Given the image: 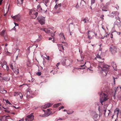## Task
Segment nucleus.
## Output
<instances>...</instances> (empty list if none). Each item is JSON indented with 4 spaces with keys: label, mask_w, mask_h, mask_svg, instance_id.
<instances>
[{
    "label": "nucleus",
    "mask_w": 121,
    "mask_h": 121,
    "mask_svg": "<svg viewBox=\"0 0 121 121\" xmlns=\"http://www.w3.org/2000/svg\"><path fill=\"white\" fill-rule=\"evenodd\" d=\"M60 64V62H58L57 64L56 65V66L58 67V66Z\"/></svg>",
    "instance_id": "864d4df0"
},
{
    "label": "nucleus",
    "mask_w": 121,
    "mask_h": 121,
    "mask_svg": "<svg viewBox=\"0 0 121 121\" xmlns=\"http://www.w3.org/2000/svg\"><path fill=\"white\" fill-rule=\"evenodd\" d=\"M52 105V103H48L44 105L43 108H49Z\"/></svg>",
    "instance_id": "2eb2a0df"
},
{
    "label": "nucleus",
    "mask_w": 121,
    "mask_h": 121,
    "mask_svg": "<svg viewBox=\"0 0 121 121\" xmlns=\"http://www.w3.org/2000/svg\"><path fill=\"white\" fill-rule=\"evenodd\" d=\"M109 66L105 64L104 62V60L99 61L98 67L99 68H101L102 70L103 71V73L104 75L106 76L108 73V68Z\"/></svg>",
    "instance_id": "f257e3e1"
},
{
    "label": "nucleus",
    "mask_w": 121,
    "mask_h": 121,
    "mask_svg": "<svg viewBox=\"0 0 121 121\" xmlns=\"http://www.w3.org/2000/svg\"><path fill=\"white\" fill-rule=\"evenodd\" d=\"M37 19L41 25H43L45 24V17L41 16H39Z\"/></svg>",
    "instance_id": "39448f33"
},
{
    "label": "nucleus",
    "mask_w": 121,
    "mask_h": 121,
    "mask_svg": "<svg viewBox=\"0 0 121 121\" xmlns=\"http://www.w3.org/2000/svg\"><path fill=\"white\" fill-rule=\"evenodd\" d=\"M6 64H7V62L5 61H3V64H2V63L1 62H0V65H1V66H2L3 65H6Z\"/></svg>",
    "instance_id": "bb28decb"
},
{
    "label": "nucleus",
    "mask_w": 121,
    "mask_h": 121,
    "mask_svg": "<svg viewBox=\"0 0 121 121\" xmlns=\"http://www.w3.org/2000/svg\"><path fill=\"white\" fill-rule=\"evenodd\" d=\"M44 1L43 2L44 3L45 5L47 6V4L49 2V0H43Z\"/></svg>",
    "instance_id": "393cba45"
},
{
    "label": "nucleus",
    "mask_w": 121,
    "mask_h": 121,
    "mask_svg": "<svg viewBox=\"0 0 121 121\" xmlns=\"http://www.w3.org/2000/svg\"><path fill=\"white\" fill-rule=\"evenodd\" d=\"M118 76L116 77H113V82H114V84H115L116 83L115 79H118Z\"/></svg>",
    "instance_id": "412c9836"
},
{
    "label": "nucleus",
    "mask_w": 121,
    "mask_h": 121,
    "mask_svg": "<svg viewBox=\"0 0 121 121\" xmlns=\"http://www.w3.org/2000/svg\"><path fill=\"white\" fill-rule=\"evenodd\" d=\"M29 14L32 18L35 19L37 16L38 13L37 12H36L34 9H32L30 10L29 12Z\"/></svg>",
    "instance_id": "7ed1b4c3"
},
{
    "label": "nucleus",
    "mask_w": 121,
    "mask_h": 121,
    "mask_svg": "<svg viewBox=\"0 0 121 121\" xmlns=\"http://www.w3.org/2000/svg\"><path fill=\"white\" fill-rule=\"evenodd\" d=\"M95 0H91V4H94L95 2Z\"/></svg>",
    "instance_id": "f704fd0d"
},
{
    "label": "nucleus",
    "mask_w": 121,
    "mask_h": 121,
    "mask_svg": "<svg viewBox=\"0 0 121 121\" xmlns=\"http://www.w3.org/2000/svg\"><path fill=\"white\" fill-rule=\"evenodd\" d=\"M4 109H8V107H6L5 108V107H2Z\"/></svg>",
    "instance_id": "3c124183"
},
{
    "label": "nucleus",
    "mask_w": 121,
    "mask_h": 121,
    "mask_svg": "<svg viewBox=\"0 0 121 121\" xmlns=\"http://www.w3.org/2000/svg\"><path fill=\"white\" fill-rule=\"evenodd\" d=\"M59 36L61 37L63 39L65 40V37L64 35L63 34V33H60L59 35Z\"/></svg>",
    "instance_id": "6ab92c4d"
},
{
    "label": "nucleus",
    "mask_w": 121,
    "mask_h": 121,
    "mask_svg": "<svg viewBox=\"0 0 121 121\" xmlns=\"http://www.w3.org/2000/svg\"><path fill=\"white\" fill-rule=\"evenodd\" d=\"M3 92H1V93H2L4 94L6 93L7 91L6 90H4V89H3Z\"/></svg>",
    "instance_id": "c9c22d12"
},
{
    "label": "nucleus",
    "mask_w": 121,
    "mask_h": 121,
    "mask_svg": "<svg viewBox=\"0 0 121 121\" xmlns=\"http://www.w3.org/2000/svg\"><path fill=\"white\" fill-rule=\"evenodd\" d=\"M75 7L77 9L79 7V6L78 3H77V5Z\"/></svg>",
    "instance_id": "a18cd8bd"
},
{
    "label": "nucleus",
    "mask_w": 121,
    "mask_h": 121,
    "mask_svg": "<svg viewBox=\"0 0 121 121\" xmlns=\"http://www.w3.org/2000/svg\"><path fill=\"white\" fill-rule=\"evenodd\" d=\"M40 116L42 117H46L45 113L44 114L42 115H40Z\"/></svg>",
    "instance_id": "79ce46f5"
},
{
    "label": "nucleus",
    "mask_w": 121,
    "mask_h": 121,
    "mask_svg": "<svg viewBox=\"0 0 121 121\" xmlns=\"http://www.w3.org/2000/svg\"><path fill=\"white\" fill-rule=\"evenodd\" d=\"M9 74H4V75L3 78H2V79H1L0 80L1 81H2L1 80H4L6 81H8L10 79V77Z\"/></svg>",
    "instance_id": "423d86ee"
},
{
    "label": "nucleus",
    "mask_w": 121,
    "mask_h": 121,
    "mask_svg": "<svg viewBox=\"0 0 121 121\" xmlns=\"http://www.w3.org/2000/svg\"><path fill=\"white\" fill-rule=\"evenodd\" d=\"M111 65L113 67L114 70L116 71L117 70V66L115 62H112L111 64Z\"/></svg>",
    "instance_id": "ddd939ff"
},
{
    "label": "nucleus",
    "mask_w": 121,
    "mask_h": 121,
    "mask_svg": "<svg viewBox=\"0 0 121 121\" xmlns=\"http://www.w3.org/2000/svg\"><path fill=\"white\" fill-rule=\"evenodd\" d=\"M79 69L77 68H74L72 70L73 73H75L77 70H78Z\"/></svg>",
    "instance_id": "b1692460"
},
{
    "label": "nucleus",
    "mask_w": 121,
    "mask_h": 121,
    "mask_svg": "<svg viewBox=\"0 0 121 121\" xmlns=\"http://www.w3.org/2000/svg\"><path fill=\"white\" fill-rule=\"evenodd\" d=\"M70 63V61L69 60H66L65 59L62 61V64L63 65H68Z\"/></svg>",
    "instance_id": "9d476101"
},
{
    "label": "nucleus",
    "mask_w": 121,
    "mask_h": 121,
    "mask_svg": "<svg viewBox=\"0 0 121 121\" xmlns=\"http://www.w3.org/2000/svg\"><path fill=\"white\" fill-rule=\"evenodd\" d=\"M0 91H1V92H3V89H1Z\"/></svg>",
    "instance_id": "774afa93"
},
{
    "label": "nucleus",
    "mask_w": 121,
    "mask_h": 121,
    "mask_svg": "<svg viewBox=\"0 0 121 121\" xmlns=\"http://www.w3.org/2000/svg\"><path fill=\"white\" fill-rule=\"evenodd\" d=\"M111 36H110V37L112 38H113V35L112 34H111Z\"/></svg>",
    "instance_id": "052dcab7"
},
{
    "label": "nucleus",
    "mask_w": 121,
    "mask_h": 121,
    "mask_svg": "<svg viewBox=\"0 0 121 121\" xmlns=\"http://www.w3.org/2000/svg\"><path fill=\"white\" fill-rule=\"evenodd\" d=\"M104 114L105 116V113H106V110H104Z\"/></svg>",
    "instance_id": "bf43d9fd"
},
{
    "label": "nucleus",
    "mask_w": 121,
    "mask_h": 121,
    "mask_svg": "<svg viewBox=\"0 0 121 121\" xmlns=\"http://www.w3.org/2000/svg\"><path fill=\"white\" fill-rule=\"evenodd\" d=\"M64 108V107L63 106H60L59 108V110H60L61 109H63Z\"/></svg>",
    "instance_id": "ea45409f"
},
{
    "label": "nucleus",
    "mask_w": 121,
    "mask_h": 121,
    "mask_svg": "<svg viewBox=\"0 0 121 121\" xmlns=\"http://www.w3.org/2000/svg\"><path fill=\"white\" fill-rule=\"evenodd\" d=\"M27 117L28 118V120L30 119L33 120L34 119V116L31 114L28 115Z\"/></svg>",
    "instance_id": "f3484780"
},
{
    "label": "nucleus",
    "mask_w": 121,
    "mask_h": 121,
    "mask_svg": "<svg viewBox=\"0 0 121 121\" xmlns=\"http://www.w3.org/2000/svg\"><path fill=\"white\" fill-rule=\"evenodd\" d=\"M21 16L19 14H18L14 16L13 17V19L17 21H20L21 20Z\"/></svg>",
    "instance_id": "9b49d317"
},
{
    "label": "nucleus",
    "mask_w": 121,
    "mask_h": 121,
    "mask_svg": "<svg viewBox=\"0 0 121 121\" xmlns=\"http://www.w3.org/2000/svg\"><path fill=\"white\" fill-rule=\"evenodd\" d=\"M20 1H21V3H22L23 2V0H19Z\"/></svg>",
    "instance_id": "69168bd1"
},
{
    "label": "nucleus",
    "mask_w": 121,
    "mask_h": 121,
    "mask_svg": "<svg viewBox=\"0 0 121 121\" xmlns=\"http://www.w3.org/2000/svg\"><path fill=\"white\" fill-rule=\"evenodd\" d=\"M38 40L39 41H40L42 38V36L40 34L38 35Z\"/></svg>",
    "instance_id": "7c9ffc66"
},
{
    "label": "nucleus",
    "mask_w": 121,
    "mask_h": 121,
    "mask_svg": "<svg viewBox=\"0 0 121 121\" xmlns=\"http://www.w3.org/2000/svg\"><path fill=\"white\" fill-rule=\"evenodd\" d=\"M64 118H59V119H58V120H64Z\"/></svg>",
    "instance_id": "603ef678"
},
{
    "label": "nucleus",
    "mask_w": 121,
    "mask_h": 121,
    "mask_svg": "<svg viewBox=\"0 0 121 121\" xmlns=\"http://www.w3.org/2000/svg\"><path fill=\"white\" fill-rule=\"evenodd\" d=\"M61 103H59L56 104H55L54 105V107H56L59 106L60 104H61Z\"/></svg>",
    "instance_id": "c756f323"
},
{
    "label": "nucleus",
    "mask_w": 121,
    "mask_h": 121,
    "mask_svg": "<svg viewBox=\"0 0 121 121\" xmlns=\"http://www.w3.org/2000/svg\"><path fill=\"white\" fill-rule=\"evenodd\" d=\"M17 94L19 95L21 99L23 97V95H22L21 93L20 92H17Z\"/></svg>",
    "instance_id": "a878e982"
},
{
    "label": "nucleus",
    "mask_w": 121,
    "mask_h": 121,
    "mask_svg": "<svg viewBox=\"0 0 121 121\" xmlns=\"http://www.w3.org/2000/svg\"><path fill=\"white\" fill-rule=\"evenodd\" d=\"M6 65H3L2 66V67L4 69H6V67L7 66Z\"/></svg>",
    "instance_id": "e433bc0d"
},
{
    "label": "nucleus",
    "mask_w": 121,
    "mask_h": 121,
    "mask_svg": "<svg viewBox=\"0 0 121 121\" xmlns=\"http://www.w3.org/2000/svg\"><path fill=\"white\" fill-rule=\"evenodd\" d=\"M116 91L115 90V92H114V95L113 96V97H114V98L115 97V94L116 93Z\"/></svg>",
    "instance_id": "e2e57ef3"
},
{
    "label": "nucleus",
    "mask_w": 121,
    "mask_h": 121,
    "mask_svg": "<svg viewBox=\"0 0 121 121\" xmlns=\"http://www.w3.org/2000/svg\"><path fill=\"white\" fill-rule=\"evenodd\" d=\"M102 50V48H99V50L100 51H101Z\"/></svg>",
    "instance_id": "338daca9"
},
{
    "label": "nucleus",
    "mask_w": 121,
    "mask_h": 121,
    "mask_svg": "<svg viewBox=\"0 0 121 121\" xmlns=\"http://www.w3.org/2000/svg\"><path fill=\"white\" fill-rule=\"evenodd\" d=\"M9 68L8 66L7 65L6 67V69L8 71L9 70Z\"/></svg>",
    "instance_id": "8fccbe9b"
},
{
    "label": "nucleus",
    "mask_w": 121,
    "mask_h": 121,
    "mask_svg": "<svg viewBox=\"0 0 121 121\" xmlns=\"http://www.w3.org/2000/svg\"><path fill=\"white\" fill-rule=\"evenodd\" d=\"M41 30L44 31L46 33H47L51 34L52 32V30L50 28L47 29L43 28H42Z\"/></svg>",
    "instance_id": "0eeeda50"
},
{
    "label": "nucleus",
    "mask_w": 121,
    "mask_h": 121,
    "mask_svg": "<svg viewBox=\"0 0 121 121\" xmlns=\"http://www.w3.org/2000/svg\"><path fill=\"white\" fill-rule=\"evenodd\" d=\"M52 113L51 112H46L45 113H44L45 114L46 116V117L48 116L49 115L51 114Z\"/></svg>",
    "instance_id": "aec40b11"
},
{
    "label": "nucleus",
    "mask_w": 121,
    "mask_h": 121,
    "mask_svg": "<svg viewBox=\"0 0 121 121\" xmlns=\"http://www.w3.org/2000/svg\"><path fill=\"white\" fill-rule=\"evenodd\" d=\"M120 109L118 108H117L114 111V113H115L116 112H120Z\"/></svg>",
    "instance_id": "2f4dec72"
},
{
    "label": "nucleus",
    "mask_w": 121,
    "mask_h": 121,
    "mask_svg": "<svg viewBox=\"0 0 121 121\" xmlns=\"http://www.w3.org/2000/svg\"><path fill=\"white\" fill-rule=\"evenodd\" d=\"M5 74L3 72H0V77L2 78H2H3Z\"/></svg>",
    "instance_id": "4be33fe9"
},
{
    "label": "nucleus",
    "mask_w": 121,
    "mask_h": 121,
    "mask_svg": "<svg viewBox=\"0 0 121 121\" xmlns=\"http://www.w3.org/2000/svg\"><path fill=\"white\" fill-rule=\"evenodd\" d=\"M42 10V8L40 5H39L37 6V11L38 12H41Z\"/></svg>",
    "instance_id": "a211bd4d"
},
{
    "label": "nucleus",
    "mask_w": 121,
    "mask_h": 121,
    "mask_svg": "<svg viewBox=\"0 0 121 121\" xmlns=\"http://www.w3.org/2000/svg\"><path fill=\"white\" fill-rule=\"evenodd\" d=\"M80 67H83L82 69H85V64H84L83 65H80Z\"/></svg>",
    "instance_id": "09e8293b"
},
{
    "label": "nucleus",
    "mask_w": 121,
    "mask_h": 121,
    "mask_svg": "<svg viewBox=\"0 0 121 121\" xmlns=\"http://www.w3.org/2000/svg\"><path fill=\"white\" fill-rule=\"evenodd\" d=\"M6 34L5 33V31L4 30H3L0 33V35L2 36H4Z\"/></svg>",
    "instance_id": "5701e85b"
},
{
    "label": "nucleus",
    "mask_w": 121,
    "mask_h": 121,
    "mask_svg": "<svg viewBox=\"0 0 121 121\" xmlns=\"http://www.w3.org/2000/svg\"><path fill=\"white\" fill-rule=\"evenodd\" d=\"M67 113L68 114H72L73 112H70L69 111H67Z\"/></svg>",
    "instance_id": "4c0bfd02"
},
{
    "label": "nucleus",
    "mask_w": 121,
    "mask_h": 121,
    "mask_svg": "<svg viewBox=\"0 0 121 121\" xmlns=\"http://www.w3.org/2000/svg\"><path fill=\"white\" fill-rule=\"evenodd\" d=\"M115 22V24L117 25L118 27H120L121 26V22L120 21V18L118 17V18L117 20Z\"/></svg>",
    "instance_id": "f8f14e48"
},
{
    "label": "nucleus",
    "mask_w": 121,
    "mask_h": 121,
    "mask_svg": "<svg viewBox=\"0 0 121 121\" xmlns=\"http://www.w3.org/2000/svg\"><path fill=\"white\" fill-rule=\"evenodd\" d=\"M100 97L102 98L100 99V101L102 104L103 105V103L107 100L108 99L107 97L108 95L107 94H105L104 92H102L100 94Z\"/></svg>",
    "instance_id": "f03ea898"
},
{
    "label": "nucleus",
    "mask_w": 121,
    "mask_h": 121,
    "mask_svg": "<svg viewBox=\"0 0 121 121\" xmlns=\"http://www.w3.org/2000/svg\"><path fill=\"white\" fill-rule=\"evenodd\" d=\"M104 17V15H102L101 16L100 18L102 19L103 20L104 19L103 17Z\"/></svg>",
    "instance_id": "49530a36"
},
{
    "label": "nucleus",
    "mask_w": 121,
    "mask_h": 121,
    "mask_svg": "<svg viewBox=\"0 0 121 121\" xmlns=\"http://www.w3.org/2000/svg\"><path fill=\"white\" fill-rule=\"evenodd\" d=\"M112 16L116 17H117L118 16L119 14V13L117 11H114L112 12Z\"/></svg>",
    "instance_id": "4468645a"
},
{
    "label": "nucleus",
    "mask_w": 121,
    "mask_h": 121,
    "mask_svg": "<svg viewBox=\"0 0 121 121\" xmlns=\"http://www.w3.org/2000/svg\"><path fill=\"white\" fill-rule=\"evenodd\" d=\"M101 8L103 11H108V9L105 6H103V7L101 6Z\"/></svg>",
    "instance_id": "dca6fc26"
},
{
    "label": "nucleus",
    "mask_w": 121,
    "mask_h": 121,
    "mask_svg": "<svg viewBox=\"0 0 121 121\" xmlns=\"http://www.w3.org/2000/svg\"><path fill=\"white\" fill-rule=\"evenodd\" d=\"M4 110L5 112H7L8 113H10V111H9L8 110Z\"/></svg>",
    "instance_id": "a19ab883"
},
{
    "label": "nucleus",
    "mask_w": 121,
    "mask_h": 121,
    "mask_svg": "<svg viewBox=\"0 0 121 121\" xmlns=\"http://www.w3.org/2000/svg\"><path fill=\"white\" fill-rule=\"evenodd\" d=\"M96 57L98 58H99L101 59H102L103 60H104V59H102L101 58V57L100 56L99 54H98L96 56Z\"/></svg>",
    "instance_id": "473e14b6"
},
{
    "label": "nucleus",
    "mask_w": 121,
    "mask_h": 121,
    "mask_svg": "<svg viewBox=\"0 0 121 121\" xmlns=\"http://www.w3.org/2000/svg\"><path fill=\"white\" fill-rule=\"evenodd\" d=\"M119 112H117V117H118V115H119Z\"/></svg>",
    "instance_id": "13d9d810"
},
{
    "label": "nucleus",
    "mask_w": 121,
    "mask_h": 121,
    "mask_svg": "<svg viewBox=\"0 0 121 121\" xmlns=\"http://www.w3.org/2000/svg\"><path fill=\"white\" fill-rule=\"evenodd\" d=\"M88 38H89V39H90L91 38V36H89V35H88Z\"/></svg>",
    "instance_id": "4d7b16f0"
},
{
    "label": "nucleus",
    "mask_w": 121,
    "mask_h": 121,
    "mask_svg": "<svg viewBox=\"0 0 121 121\" xmlns=\"http://www.w3.org/2000/svg\"><path fill=\"white\" fill-rule=\"evenodd\" d=\"M6 102L7 104H9L10 105H11V103L9 102L8 100H6Z\"/></svg>",
    "instance_id": "72a5a7b5"
},
{
    "label": "nucleus",
    "mask_w": 121,
    "mask_h": 121,
    "mask_svg": "<svg viewBox=\"0 0 121 121\" xmlns=\"http://www.w3.org/2000/svg\"><path fill=\"white\" fill-rule=\"evenodd\" d=\"M59 46V48L60 49V48H62V49L63 50H64V48L63 47V45L61 44H59L58 45Z\"/></svg>",
    "instance_id": "cd10ccee"
},
{
    "label": "nucleus",
    "mask_w": 121,
    "mask_h": 121,
    "mask_svg": "<svg viewBox=\"0 0 121 121\" xmlns=\"http://www.w3.org/2000/svg\"><path fill=\"white\" fill-rule=\"evenodd\" d=\"M14 24H15V26H18V24H17V23H14Z\"/></svg>",
    "instance_id": "6e6d98bb"
},
{
    "label": "nucleus",
    "mask_w": 121,
    "mask_h": 121,
    "mask_svg": "<svg viewBox=\"0 0 121 121\" xmlns=\"http://www.w3.org/2000/svg\"><path fill=\"white\" fill-rule=\"evenodd\" d=\"M73 33V32H70V35H72V34Z\"/></svg>",
    "instance_id": "0e129e2a"
},
{
    "label": "nucleus",
    "mask_w": 121,
    "mask_h": 121,
    "mask_svg": "<svg viewBox=\"0 0 121 121\" xmlns=\"http://www.w3.org/2000/svg\"><path fill=\"white\" fill-rule=\"evenodd\" d=\"M86 19H83V20H82V21H83L84 22V23H85L86 22Z\"/></svg>",
    "instance_id": "de8ad7c7"
},
{
    "label": "nucleus",
    "mask_w": 121,
    "mask_h": 121,
    "mask_svg": "<svg viewBox=\"0 0 121 121\" xmlns=\"http://www.w3.org/2000/svg\"><path fill=\"white\" fill-rule=\"evenodd\" d=\"M41 72H38L36 73V74L37 75H38L39 76L41 74Z\"/></svg>",
    "instance_id": "58836bf2"
},
{
    "label": "nucleus",
    "mask_w": 121,
    "mask_h": 121,
    "mask_svg": "<svg viewBox=\"0 0 121 121\" xmlns=\"http://www.w3.org/2000/svg\"><path fill=\"white\" fill-rule=\"evenodd\" d=\"M10 67L11 69H12L14 72L16 74L19 73V69L18 67L17 66H14V64L11 63L10 64Z\"/></svg>",
    "instance_id": "20e7f679"
},
{
    "label": "nucleus",
    "mask_w": 121,
    "mask_h": 121,
    "mask_svg": "<svg viewBox=\"0 0 121 121\" xmlns=\"http://www.w3.org/2000/svg\"><path fill=\"white\" fill-rule=\"evenodd\" d=\"M47 110H48V112H50V109H49V108L48 109H47Z\"/></svg>",
    "instance_id": "5fc2aeb1"
},
{
    "label": "nucleus",
    "mask_w": 121,
    "mask_h": 121,
    "mask_svg": "<svg viewBox=\"0 0 121 121\" xmlns=\"http://www.w3.org/2000/svg\"><path fill=\"white\" fill-rule=\"evenodd\" d=\"M61 4H58V5L56 4L54 7V8L55 9H58V11L56 12V13H59L60 12V7L61 6Z\"/></svg>",
    "instance_id": "1a4fd4ad"
},
{
    "label": "nucleus",
    "mask_w": 121,
    "mask_h": 121,
    "mask_svg": "<svg viewBox=\"0 0 121 121\" xmlns=\"http://www.w3.org/2000/svg\"><path fill=\"white\" fill-rule=\"evenodd\" d=\"M63 44L65 46H67V44L66 43L64 42L63 43Z\"/></svg>",
    "instance_id": "c03bdc74"
},
{
    "label": "nucleus",
    "mask_w": 121,
    "mask_h": 121,
    "mask_svg": "<svg viewBox=\"0 0 121 121\" xmlns=\"http://www.w3.org/2000/svg\"><path fill=\"white\" fill-rule=\"evenodd\" d=\"M9 7L8 8V10H7V12H6V13L5 14H4V16H5L6 15V14L7 13H8V12L9 11Z\"/></svg>",
    "instance_id": "37998d69"
},
{
    "label": "nucleus",
    "mask_w": 121,
    "mask_h": 121,
    "mask_svg": "<svg viewBox=\"0 0 121 121\" xmlns=\"http://www.w3.org/2000/svg\"><path fill=\"white\" fill-rule=\"evenodd\" d=\"M4 37V39L6 41H7L8 39V38L7 36L6 35H5L3 36Z\"/></svg>",
    "instance_id": "c85d7f7f"
},
{
    "label": "nucleus",
    "mask_w": 121,
    "mask_h": 121,
    "mask_svg": "<svg viewBox=\"0 0 121 121\" xmlns=\"http://www.w3.org/2000/svg\"><path fill=\"white\" fill-rule=\"evenodd\" d=\"M117 34L118 35H120L121 34V32H117Z\"/></svg>",
    "instance_id": "680f3d73"
},
{
    "label": "nucleus",
    "mask_w": 121,
    "mask_h": 121,
    "mask_svg": "<svg viewBox=\"0 0 121 121\" xmlns=\"http://www.w3.org/2000/svg\"><path fill=\"white\" fill-rule=\"evenodd\" d=\"M110 50L112 54H113L116 52L117 48L115 46H112L110 47Z\"/></svg>",
    "instance_id": "6e6552de"
}]
</instances>
